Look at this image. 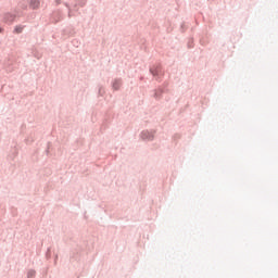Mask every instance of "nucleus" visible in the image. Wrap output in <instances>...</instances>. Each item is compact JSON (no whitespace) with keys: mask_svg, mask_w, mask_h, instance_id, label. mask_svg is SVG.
I'll list each match as a JSON object with an SVG mask.
<instances>
[{"mask_svg":"<svg viewBox=\"0 0 278 278\" xmlns=\"http://www.w3.org/2000/svg\"><path fill=\"white\" fill-rule=\"evenodd\" d=\"M72 45H73L74 47H79V41H77V39H74V40L72 41Z\"/></svg>","mask_w":278,"mask_h":278,"instance_id":"nucleus-18","label":"nucleus"},{"mask_svg":"<svg viewBox=\"0 0 278 278\" xmlns=\"http://www.w3.org/2000/svg\"><path fill=\"white\" fill-rule=\"evenodd\" d=\"M180 31H186V24H181V26H180Z\"/></svg>","mask_w":278,"mask_h":278,"instance_id":"nucleus-20","label":"nucleus"},{"mask_svg":"<svg viewBox=\"0 0 278 278\" xmlns=\"http://www.w3.org/2000/svg\"><path fill=\"white\" fill-rule=\"evenodd\" d=\"M3 33V29L0 27V34H2Z\"/></svg>","mask_w":278,"mask_h":278,"instance_id":"nucleus-24","label":"nucleus"},{"mask_svg":"<svg viewBox=\"0 0 278 278\" xmlns=\"http://www.w3.org/2000/svg\"><path fill=\"white\" fill-rule=\"evenodd\" d=\"M58 254H54V266H58Z\"/></svg>","mask_w":278,"mask_h":278,"instance_id":"nucleus-22","label":"nucleus"},{"mask_svg":"<svg viewBox=\"0 0 278 278\" xmlns=\"http://www.w3.org/2000/svg\"><path fill=\"white\" fill-rule=\"evenodd\" d=\"M20 8H22V10H27V4H25V3H20Z\"/></svg>","mask_w":278,"mask_h":278,"instance_id":"nucleus-19","label":"nucleus"},{"mask_svg":"<svg viewBox=\"0 0 278 278\" xmlns=\"http://www.w3.org/2000/svg\"><path fill=\"white\" fill-rule=\"evenodd\" d=\"M179 138H181V135L179 134L174 135V140H179Z\"/></svg>","mask_w":278,"mask_h":278,"instance_id":"nucleus-21","label":"nucleus"},{"mask_svg":"<svg viewBox=\"0 0 278 278\" xmlns=\"http://www.w3.org/2000/svg\"><path fill=\"white\" fill-rule=\"evenodd\" d=\"M46 260H51V248H48V249H47V252H46Z\"/></svg>","mask_w":278,"mask_h":278,"instance_id":"nucleus-17","label":"nucleus"},{"mask_svg":"<svg viewBox=\"0 0 278 278\" xmlns=\"http://www.w3.org/2000/svg\"><path fill=\"white\" fill-rule=\"evenodd\" d=\"M52 38H55V35H52Z\"/></svg>","mask_w":278,"mask_h":278,"instance_id":"nucleus-25","label":"nucleus"},{"mask_svg":"<svg viewBox=\"0 0 278 278\" xmlns=\"http://www.w3.org/2000/svg\"><path fill=\"white\" fill-rule=\"evenodd\" d=\"M121 86H123V79L122 78H115L112 83L113 90H121Z\"/></svg>","mask_w":278,"mask_h":278,"instance_id":"nucleus-9","label":"nucleus"},{"mask_svg":"<svg viewBox=\"0 0 278 278\" xmlns=\"http://www.w3.org/2000/svg\"><path fill=\"white\" fill-rule=\"evenodd\" d=\"M27 278H36V270L29 269L27 271Z\"/></svg>","mask_w":278,"mask_h":278,"instance_id":"nucleus-15","label":"nucleus"},{"mask_svg":"<svg viewBox=\"0 0 278 278\" xmlns=\"http://www.w3.org/2000/svg\"><path fill=\"white\" fill-rule=\"evenodd\" d=\"M75 27L73 26H67L66 28H64L61 33V38L62 40H66V38H71L73 36H75Z\"/></svg>","mask_w":278,"mask_h":278,"instance_id":"nucleus-6","label":"nucleus"},{"mask_svg":"<svg viewBox=\"0 0 278 278\" xmlns=\"http://www.w3.org/2000/svg\"><path fill=\"white\" fill-rule=\"evenodd\" d=\"M50 21L54 24L60 23V21H64V13L60 10L53 11L50 15Z\"/></svg>","mask_w":278,"mask_h":278,"instance_id":"nucleus-4","label":"nucleus"},{"mask_svg":"<svg viewBox=\"0 0 278 278\" xmlns=\"http://www.w3.org/2000/svg\"><path fill=\"white\" fill-rule=\"evenodd\" d=\"M16 21V13L7 12L2 15V22L7 25H12L13 22Z\"/></svg>","mask_w":278,"mask_h":278,"instance_id":"nucleus-5","label":"nucleus"},{"mask_svg":"<svg viewBox=\"0 0 278 278\" xmlns=\"http://www.w3.org/2000/svg\"><path fill=\"white\" fill-rule=\"evenodd\" d=\"M150 73L155 77L156 81H162V77L164 76V73L162 72V65H152L150 66Z\"/></svg>","mask_w":278,"mask_h":278,"instance_id":"nucleus-2","label":"nucleus"},{"mask_svg":"<svg viewBox=\"0 0 278 278\" xmlns=\"http://www.w3.org/2000/svg\"><path fill=\"white\" fill-rule=\"evenodd\" d=\"M64 5L68 10V13H67L68 18H73V16H75L74 12H79L77 4H71L68 2H64Z\"/></svg>","mask_w":278,"mask_h":278,"instance_id":"nucleus-7","label":"nucleus"},{"mask_svg":"<svg viewBox=\"0 0 278 278\" xmlns=\"http://www.w3.org/2000/svg\"><path fill=\"white\" fill-rule=\"evenodd\" d=\"M164 92H168V81H164L162 86H160L157 89L153 90V97L156 101H160L162 99V96Z\"/></svg>","mask_w":278,"mask_h":278,"instance_id":"nucleus-1","label":"nucleus"},{"mask_svg":"<svg viewBox=\"0 0 278 278\" xmlns=\"http://www.w3.org/2000/svg\"><path fill=\"white\" fill-rule=\"evenodd\" d=\"M140 138L143 142H153V140H155V130H142L140 132Z\"/></svg>","mask_w":278,"mask_h":278,"instance_id":"nucleus-3","label":"nucleus"},{"mask_svg":"<svg viewBox=\"0 0 278 278\" xmlns=\"http://www.w3.org/2000/svg\"><path fill=\"white\" fill-rule=\"evenodd\" d=\"M71 262H77L79 261V251L75 250L71 253L70 256Z\"/></svg>","mask_w":278,"mask_h":278,"instance_id":"nucleus-10","label":"nucleus"},{"mask_svg":"<svg viewBox=\"0 0 278 278\" xmlns=\"http://www.w3.org/2000/svg\"><path fill=\"white\" fill-rule=\"evenodd\" d=\"M56 5H60L62 3V0H55Z\"/></svg>","mask_w":278,"mask_h":278,"instance_id":"nucleus-23","label":"nucleus"},{"mask_svg":"<svg viewBox=\"0 0 278 278\" xmlns=\"http://www.w3.org/2000/svg\"><path fill=\"white\" fill-rule=\"evenodd\" d=\"M29 9L30 10H39L40 3H42V0H28Z\"/></svg>","mask_w":278,"mask_h":278,"instance_id":"nucleus-8","label":"nucleus"},{"mask_svg":"<svg viewBox=\"0 0 278 278\" xmlns=\"http://www.w3.org/2000/svg\"><path fill=\"white\" fill-rule=\"evenodd\" d=\"M17 155H18V149L14 148L13 152L9 154L8 160H10L11 162H14Z\"/></svg>","mask_w":278,"mask_h":278,"instance_id":"nucleus-11","label":"nucleus"},{"mask_svg":"<svg viewBox=\"0 0 278 278\" xmlns=\"http://www.w3.org/2000/svg\"><path fill=\"white\" fill-rule=\"evenodd\" d=\"M25 29V25H16L14 27L13 34H21Z\"/></svg>","mask_w":278,"mask_h":278,"instance_id":"nucleus-12","label":"nucleus"},{"mask_svg":"<svg viewBox=\"0 0 278 278\" xmlns=\"http://www.w3.org/2000/svg\"><path fill=\"white\" fill-rule=\"evenodd\" d=\"M105 94V88L99 85L98 97H103Z\"/></svg>","mask_w":278,"mask_h":278,"instance_id":"nucleus-14","label":"nucleus"},{"mask_svg":"<svg viewBox=\"0 0 278 278\" xmlns=\"http://www.w3.org/2000/svg\"><path fill=\"white\" fill-rule=\"evenodd\" d=\"M187 47H188V49H194V39L193 38L189 39Z\"/></svg>","mask_w":278,"mask_h":278,"instance_id":"nucleus-16","label":"nucleus"},{"mask_svg":"<svg viewBox=\"0 0 278 278\" xmlns=\"http://www.w3.org/2000/svg\"><path fill=\"white\" fill-rule=\"evenodd\" d=\"M88 3V0H77L74 4H77V8H84Z\"/></svg>","mask_w":278,"mask_h":278,"instance_id":"nucleus-13","label":"nucleus"}]
</instances>
